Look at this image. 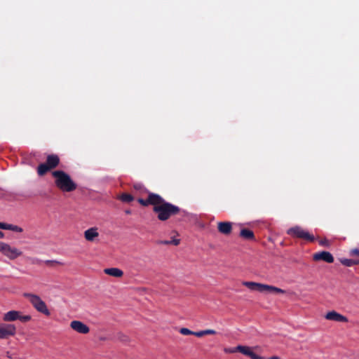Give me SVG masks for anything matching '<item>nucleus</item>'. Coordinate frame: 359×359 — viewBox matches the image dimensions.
<instances>
[{"mask_svg":"<svg viewBox=\"0 0 359 359\" xmlns=\"http://www.w3.org/2000/svg\"><path fill=\"white\" fill-rule=\"evenodd\" d=\"M158 198L160 200L153 207V211L157 214V218L160 221H166L172 216L181 212V209L178 206L165 201L160 195Z\"/></svg>","mask_w":359,"mask_h":359,"instance_id":"nucleus-1","label":"nucleus"},{"mask_svg":"<svg viewBox=\"0 0 359 359\" xmlns=\"http://www.w3.org/2000/svg\"><path fill=\"white\" fill-rule=\"evenodd\" d=\"M52 175L55 179V184L57 188L64 192H72L76 189V184L71 177L63 170H54Z\"/></svg>","mask_w":359,"mask_h":359,"instance_id":"nucleus-2","label":"nucleus"},{"mask_svg":"<svg viewBox=\"0 0 359 359\" xmlns=\"http://www.w3.org/2000/svg\"><path fill=\"white\" fill-rule=\"evenodd\" d=\"M23 297L27 298L32 306L39 313H43L46 316L50 315V312L48 310L46 304L41 299V298L36 294L32 293L25 292L23 294Z\"/></svg>","mask_w":359,"mask_h":359,"instance_id":"nucleus-3","label":"nucleus"},{"mask_svg":"<svg viewBox=\"0 0 359 359\" xmlns=\"http://www.w3.org/2000/svg\"><path fill=\"white\" fill-rule=\"evenodd\" d=\"M60 163V158L56 154H50L47 156L46 163H41L37 168L39 176H43L49 170L55 168Z\"/></svg>","mask_w":359,"mask_h":359,"instance_id":"nucleus-4","label":"nucleus"},{"mask_svg":"<svg viewBox=\"0 0 359 359\" xmlns=\"http://www.w3.org/2000/svg\"><path fill=\"white\" fill-rule=\"evenodd\" d=\"M248 289L251 290H255L260 292H268V293H281L284 294L285 290L272 286L262 283H257L255 282H248Z\"/></svg>","mask_w":359,"mask_h":359,"instance_id":"nucleus-5","label":"nucleus"},{"mask_svg":"<svg viewBox=\"0 0 359 359\" xmlns=\"http://www.w3.org/2000/svg\"><path fill=\"white\" fill-rule=\"evenodd\" d=\"M287 233L294 238H302L309 242H313L315 241V238L313 235L299 226L290 228L287 231Z\"/></svg>","mask_w":359,"mask_h":359,"instance_id":"nucleus-6","label":"nucleus"},{"mask_svg":"<svg viewBox=\"0 0 359 359\" xmlns=\"http://www.w3.org/2000/svg\"><path fill=\"white\" fill-rule=\"evenodd\" d=\"M3 320L6 322L19 320L22 323H27L32 320V316L30 315H22L20 311L12 310L4 313Z\"/></svg>","mask_w":359,"mask_h":359,"instance_id":"nucleus-7","label":"nucleus"},{"mask_svg":"<svg viewBox=\"0 0 359 359\" xmlns=\"http://www.w3.org/2000/svg\"><path fill=\"white\" fill-rule=\"evenodd\" d=\"M0 252L10 259H15L22 254L18 248L3 242H0Z\"/></svg>","mask_w":359,"mask_h":359,"instance_id":"nucleus-8","label":"nucleus"},{"mask_svg":"<svg viewBox=\"0 0 359 359\" xmlns=\"http://www.w3.org/2000/svg\"><path fill=\"white\" fill-rule=\"evenodd\" d=\"M16 333V327L13 324L0 323V339L13 337Z\"/></svg>","mask_w":359,"mask_h":359,"instance_id":"nucleus-9","label":"nucleus"},{"mask_svg":"<svg viewBox=\"0 0 359 359\" xmlns=\"http://www.w3.org/2000/svg\"><path fill=\"white\" fill-rule=\"evenodd\" d=\"M70 327L79 334H88L90 328L88 325L80 320H72L70 323Z\"/></svg>","mask_w":359,"mask_h":359,"instance_id":"nucleus-10","label":"nucleus"},{"mask_svg":"<svg viewBox=\"0 0 359 359\" xmlns=\"http://www.w3.org/2000/svg\"><path fill=\"white\" fill-rule=\"evenodd\" d=\"M313 259L314 261L323 260L329 264L334 262V257H333L332 255L327 251H321V252L315 253L313 255Z\"/></svg>","mask_w":359,"mask_h":359,"instance_id":"nucleus-11","label":"nucleus"},{"mask_svg":"<svg viewBox=\"0 0 359 359\" xmlns=\"http://www.w3.org/2000/svg\"><path fill=\"white\" fill-rule=\"evenodd\" d=\"M158 196L159 195L157 194L149 193L147 199L139 198L137 201L139 203H140L143 206H148L149 205H152L154 207L156 205V203H158V201L160 200Z\"/></svg>","mask_w":359,"mask_h":359,"instance_id":"nucleus-12","label":"nucleus"},{"mask_svg":"<svg viewBox=\"0 0 359 359\" xmlns=\"http://www.w3.org/2000/svg\"><path fill=\"white\" fill-rule=\"evenodd\" d=\"M325 318L327 320H333L336 322H348V318L346 316L334 311L328 312L325 316Z\"/></svg>","mask_w":359,"mask_h":359,"instance_id":"nucleus-13","label":"nucleus"},{"mask_svg":"<svg viewBox=\"0 0 359 359\" xmlns=\"http://www.w3.org/2000/svg\"><path fill=\"white\" fill-rule=\"evenodd\" d=\"M217 229L224 235H229L232 231V224L230 222H219L217 223Z\"/></svg>","mask_w":359,"mask_h":359,"instance_id":"nucleus-14","label":"nucleus"},{"mask_svg":"<svg viewBox=\"0 0 359 359\" xmlns=\"http://www.w3.org/2000/svg\"><path fill=\"white\" fill-rule=\"evenodd\" d=\"M99 233L97 231V228L92 227L84 231V238L86 241L93 242L95 241V238L98 237Z\"/></svg>","mask_w":359,"mask_h":359,"instance_id":"nucleus-15","label":"nucleus"},{"mask_svg":"<svg viewBox=\"0 0 359 359\" xmlns=\"http://www.w3.org/2000/svg\"><path fill=\"white\" fill-rule=\"evenodd\" d=\"M104 273L107 275L116 277L121 278L123 275V272L122 270L118 268H107L104 269Z\"/></svg>","mask_w":359,"mask_h":359,"instance_id":"nucleus-16","label":"nucleus"},{"mask_svg":"<svg viewBox=\"0 0 359 359\" xmlns=\"http://www.w3.org/2000/svg\"><path fill=\"white\" fill-rule=\"evenodd\" d=\"M340 262L345 266H352L353 265L358 264V260L351 259H341Z\"/></svg>","mask_w":359,"mask_h":359,"instance_id":"nucleus-17","label":"nucleus"},{"mask_svg":"<svg viewBox=\"0 0 359 359\" xmlns=\"http://www.w3.org/2000/svg\"><path fill=\"white\" fill-rule=\"evenodd\" d=\"M118 198L122 201V202H124V203H130L132 202L133 200H134V197L130 194H127V193H123Z\"/></svg>","mask_w":359,"mask_h":359,"instance_id":"nucleus-18","label":"nucleus"},{"mask_svg":"<svg viewBox=\"0 0 359 359\" xmlns=\"http://www.w3.org/2000/svg\"><path fill=\"white\" fill-rule=\"evenodd\" d=\"M6 230H11L18 233H21L23 231V229L21 227L11 224H8Z\"/></svg>","mask_w":359,"mask_h":359,"instance_id":"nucleus-19","label":"nucleus"},{"mask_svg":"<svg viewBox=\"0 0 359 359\" xmlns=\"http://www.w3.org/2000/svg\"><path fill=\"white\" fill-rule=\"evenodd\" d=\"M236 351L237 352H240L244 355H247V346H236Z\"/></svg>","mask_w":359,"mask_h":359,"instance_id":"nucleus-20","label":"nucleus"},{"mask_svg":"<svg viewBox=\"0 0 359 359\" xmlns=\"http://www.w3.org/2000/svg\"><path fill=\"white\" fill-rule=\"evenodd\" d=\"M180 333L183 335H193L194 331H191L186 327H182L180 330Z\"/></svg>","mask_w":359,"mask_h":359,"instance_id":"nucleus-21","label":"nucleus"},{"mask_svg":"<svg viewBox=\"0 0 359 359\" xmlns=\"http://www.w3.org/2000/svg\"><path fill=\"white\" fill-rule=\"evenodd\" d=\"M248 357L251 359H262L263 358L255 353L249 347H248Z\"/></svg>","mask_w":359,"mask_h":359,"instance_id":"nucleus-22","label":"nucleus"},{"mask_svg":"<svg viewBox=\"0 0 359 359\" xmlns=\"http://www.w3.org/2000/svg\"><path fill=\"white\" fill-rule=\"evenodd\" d=\"M319 245L324 247H329L330 245V241L324 238L318 241Z\"/></svg>","mask_w":359,"mask_h":359,"instance_id":"nucleus-23","label":"nucleus"},{"mask_svg":"<svg viewBox=\"0 0 359 359\" xmlns=\"http://www.w3.org/2000/svg\"><path fill=\"white\" fill-rule=\"evenodd\" d=\"M226 353H236V347H227L224 349Z\"/></svg>","mask_w":359,"mask_h":359,"instance_id":"nucleus-24","label":"nucleus"},{"mask_svg":"<svg viewBox=\"0 0 359 359\" xmlns=\"http://www.w3.org/2000/svg\"><path fill=\"white\" fill-rule=\"evenodd\" d=\"M203 333H204V336L208 335V334H215L216 331L214 330L208 329V330H203Z\"/></svg>","mask_w":359,"mask_h":359,"instance_id":"nucleus-25","label":"nucleus"},{"mask_svg":"<svg viewBox=\"0 0 359 359\" xmlns=\"http://www.w3.org/2000/svg\"><path fill=\"white\" fill-rule=\"evenodd\" d=\"M350 255L351 256H359V249L355 248L350 251Z\"/></svg>","mask_w":359,"mask_h":359,"instance_id":"nucleus-26","label":"nucleus"},{"mask_svg":"<svg viewBox=\"0 0 359 359\" xmlns=\"http://www.w3.org/2000/svg\"><path fill=\"white\" fill-rule=\"evenodd\" d=\"M240 236L244 238H247V228H243L241 229Z\"/></svg>","mask_w":359,"mask_h":359,"instance_id":"nucleus-27","label":"nucleus"},{"mask_svg":"<svg viewBox=\"0 0 359 359\" xmlns=\"http://www.w3.org/2000/svg\"><path fill=\"white\" fill-rule=\"evenodd\" d=\"M193 335L198 337H202L204 336L203 330L198 331V332H194Z\"/></svg>","mask_w":359,"mask_h":359,"instance_id":"nucleus-28","label":"nucleus"},{"mask_svg":"<svg viewBox=\"0 0 359 359\" xmlns=\"http://www.w3.org/2000/svg\"><path fill=\"white\" fill-rule=\"evenodd\" d=\"M119 339L123 342H127L129 341L128 337L123 334H120Z\"/></svg>","mask_w":359,"mask_h":359,"instance_id":"nucleus-29","label":"nucleus"},{"mask_svg":"<svg viewBox=\"0 0 359 359\" xmlns=\"http://www.w3.org/2000/svg\"><path fill=\"white\" fill-rule=\"evenodd\" d=\"M180 239H176V238H173L170 241V244L174 245H178L180 244Z\"/></svg>","mask_w":359,"mask_h":359,"instance_id":"nucleus-30","label":"nucleus"},{"mask_svg":"<svg viewBox=\"0 0 359 359\" xmlns=\"http://www.w3.org/2000/svg\"><path fill=\"white\" fill-rule=\"evenodd\" d=\"M255 236L253 231L248 229V240H253Z\"/></svg>","mask_w":359,"mask_h":359,"instance_id":"nucleus-31","label":"nucleus"},{"mask_svg":"<svg viewBox=\"0 0 359 359\" xmlns=\"http://www.w3.org/2000/svg\"><path fill=\"white\" fill-rule=\"evenodd\" d=\"M158 244H163V245H170V241H158Z\"/></svg>","mask_w":359,"mask_h":359,"instance_id":"nucleus-32","label":"nucleus"},{"mask_svg":"<svg viewBox=\"0 0 359 359\" xmlns=\"http://www.w3.org/2000/svg\"><path fill=\"white\" fill-rule=\"evenodd\" d=\"M7 225V223L0 222V229L6 230Z\"/></svg>","mask_w":359,"mask_h":359,"instance_id":"nucleus-33","label":"nucleus"},{"mask_svg":"<svg viewBox=\"0 0 359 359\" xmlns=\"http://www.w3.org/2000/svg\"><path fill=\"white\" fill-rule=\"evenodd\" d=\"M45 263H46V264H48V265H51V264H54V263H57V262L54 261V260H46V261L45 262Z\"/></svg>","mask_w":359,"mask_h":359,"instance_id":"nucleus-34","label":"nucleus"},{"mask_svg":"<svg viewBox=\"0 0 359 359\" xmlns=\"http://www.w3.org/2000/svg\"><path fill=\"white\" fill-rule=\"evenodd\" d=\"M140 187H141L140 184H135V185H134V188L135 189H140Z\"/></svg>","mask_w":359,"mask_h":359,"instance_id":"nucleus-35","label":"nucleus"},{"mask_svg":"<svg viewBox=\"0 0 359 359\" xmlns=\"http://www.w3.org/2000/svg\"><path fill=\"white\" fill-rule=\"evenodd\" d=\"M4 233L0 231V238H4Z\"/></svg>","mask_w":359,"mask_h":359,"instance_id":"nucleus-36","label":"nucleus"},{"mask_svg":"<svg viewBox=\"0 0 359 359\" xmlns=\"http://www.w3.org/2000/svg\"><path fill=\"white\" fill-rule=\"evenodd\" d=\"M269 359H279V357H278V356H272Z\"/></svg>","mask_w":359,"mask_h":359,"instance_id":"nucleus-37","label":"nucleus"},{"mask_svg":"<svg viewBox=\"0 0 359 359\" xmlns=\"http://www.w3.org/2000/svg\"><path fill=\"white\" fill-rule=\"evenodd\" d=\"M126 214H130V210H126Z\"/></svg>","mask_w":359,"mask_h":359,"instance_id":"nucleus-38","label":"nucleus"},{"mask_svg":"<svg viewBox=\"0 0 359 359\" xmlns=\"http://www.w3.org/2000/svg\"><path fill=\"white\" fill-rule=\"evenodd\" d=\"M40 261L39 260H36V262H33V263H39Z\"/></svg>","mask_w":359,"mask_h":359,"instance_id":"nucleus-39","label":"nucleus"},{"mask_svg":"<svg viewBox=\"0 0 359 359\" xmlns=\"http://www.w3.org/2000/svg\"><path fill=\"white\" fill-rule=\"evenodd\" d=\"M243 285H245V286H247V282H244V283H243Z\"/></svg>","mask_w":359,"mask_h":359,"instance_id":"nucleus-40","label":"nucleus"},{"mask_svg":"<svg viewBox=\"0 0 359 359\" xmlns=\"http://www.w3.org/2000/svg\"><path fill=\"white\" fill-rule=\"evenodd\" d=\"M358 264H359V260H358Z\"/></svg>","mask_w":359,"mask_h":359,"instance_id":"nucleus-41","label":"nucleus"}]
</instances>
